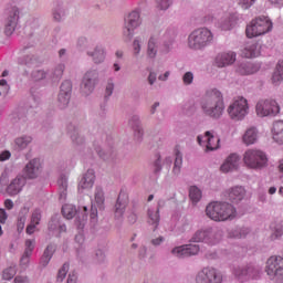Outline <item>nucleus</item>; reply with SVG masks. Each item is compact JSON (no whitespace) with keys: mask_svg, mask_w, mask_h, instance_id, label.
Segmentation results:
<instances>
[{"mask_svg":"<svg viewBox=\"0 0 283 283\" xmlns=\"http://www.w3.org/2000/svg\"><path fill=\"white\" fill-rule=\"evenodd\" d=\"M201 109L210 118H220L224 114V98L218 90L208 91L201 101Z\"/></svg>","mask_w":283,"mask_h":283,"instance_id":"obj_1","label":"nucleus"},{"mask_svg":"<svg viewBox=\"0 0 283 283\" xmlns=\"http://www.w3.org/2000/svg\"><path fill=\"white\" fill-rule=\"evenodd\" d=\"M206 216L214 222H227L238 216L235 207L229 202H211L206 208Z\"/></svg>","mask_w":283,"mask_h":283,"instance_id":"obj_2","label":"nucleus"},{"mask_svg":"<svg viewBox=\"0 0 283 283\" xmlns=\"http://www.w3.org/2000/svg\"><path fill=\"white\" fill-rule=\"evenodd\" d=\"M205 23H212L220 30H231L238 23V15L235 13L224 12L222 9H217L212 14L203 18Z\"/></svg>","mask_w":283,"mask_h":283,"instance_id":"obj_3","label":"nucleus"},{"mask_svg":"<svg viewBox=\"0 0 283 283\" xmlns=\"http://www.w3.org/2000/svg\"><path fill=\"white\" fill-rule=\"evenodd\" d=\"M273 30V22L268 17H258L253 19L245 29L248 39L262 36Z\"/></svg>","mask_w":283,"mask_h":283,"instance_id":"obj_4","label":"nucleus"},{"mask_svg":"<svg viewBox=\"0 0 283 283\" xmlns=\"http://www.w3.org/2000/svg\"><path fill=\"white\" fill-rule=\"evenodd\" d=\"M213 41V33L207 28L192 31L188 38V45L191 50H202Z\"/></svg>","mask_w":283,"mask_h":283,"instance_id":"obj_5","label":"nucleus"},{"mask_svg":"<svg viewBox=\"0 0 283 283\" xmlns=\"http://www.w3.org/2000/svg\"><path fill=\"white\" fill-rule=\"evenodd\" d=\"M243 163L248 169H262L266 167L269 158H266L264 151L251 148L243 154Z\"/></svg>","mask_w":283,"mask_h":283,"instance_id":"obj_6","label":"nucleus"},{"mask_svg":"<svg viewBox=\"0 0 283 283\" xmlns=\"http://www.w3.org/2000/svg\"><path fill=\"white\" fill-rule=\"evenodd\" d=\"M227 112L231 120H244L249 115V101L243 96H239L229 105Z\"/></svg>","mask_w":283,"mask_h":283,"instance_id":"obj_7","label":"nucleus"},{"mask_svg":"<svg viewBox=\"0 0 283 283\" xmlns=\"http://www.w3.org/2000/svg\"><path fill=\"white\" fill-rule=\"evenodd\" d=\"M265 273L276 283L283 282V258L270 256L266 261Z\"/></svg>","mask_w":283,"mask_h":283,"instance_id":"obj_8","label":"nucleus"},{"mask_svg":"<svg viewBox=\"0 0 283 283\" xmlns=\"http://www.w3.org/2000/svg\"><path fill=\"white\" fill-rule=\"evenodd\" d=\"M255 113L260 118L277 116V114H280V104L273 98L261 99L256 103Z\"/></svg>","mask_w":283,"mask_h":283,"instance_id":"obj_9","label":"nucleus"},{"mask_svg":"<svg viewBox=\"0 0 283 283\" xmlns=\"http://www.w3.org/2000/svg\"><path fill=\"white\" fill-rule=\"evenodd\" d=\"M196 283H222V274L214 268H203L197 273Z\"/></svg>","mask_w":283,"mask_h":283,"instance_id":"obj_10","label":"nucleus"},{"mask_svg":"<svg viewBox=\"0 0 283 283\" xmlns=\"http://www.w3.org/2000/svg\"><path fill=\"white\" fill-rule=\"evenodd\" d=\"M197 140L201 147H206V151H216L220 148V137L213 136L209 130L203 136H198Z\"/></svg>","mask_w":283,"mask_h":283,"instance_id":"obj_11","label":"nucleus"},{"mask_svg":"<svg viewBox=\"0 0 283 283\" xmlns=\"http://www.w3.org/2000/svg\"><path fill=\"white\" fill-rule=\"evenodd\" d=\"M191 242H206L207 244H216L218 239H216V231L209 228L206 230H198L193 234Z\"/></svg>","mask_w":283,"mask_h":283,"instance_id":"obj_12","label":"nucleus"},{"mask_svg":"<svg viewBox=\"0 0 283 283\" xmlns=\"http://www.w3.org/2000/svg\"><path fill=\"white\" fill-rule=\"evenodd\" d=\"M172 255L176 258H190V255H198L200 253V245L198 244H186L180 245L171 251Z\"/></svg>","mask_w":283,"mask_h":283,"instance_id":"obj_13","label":"nucleus"},{"mask_svg":"<svg viewBox=\"0 0 283 283\" xmlns=\"http://www.w3.org/2000/svg\"><path fill=\"white\" fill-rule=\"evenodd\" d=\"M72 96V82L64 81L60 88V94L57 96V101L60 103V107L63 109L70 105V98Z\"/></svg>","mask_w":283,"mask_h":283,"instance_id":"obj_14","label":"nucleus"},{"mask_svg":"<svg viewBox=\"0 0 283 283\" xmlns=\"http://www.w3.org/2000/svg\"><path fill=\"white\" fill-rule=\"evenodd\" d=\"M96 78H98V73L96 71H88L82 82V92L84 94H92L94 92V85H96Z\"/></svg>","mask_w":283,"mask_h":283,"instance_id":"obj_15","label":"nucleus"},{"mask_svg":"<svg viewBox=\"0 0 283 283\" xmlns=\"http://www.w3.org/2000/svg\"><path fill=\"white\" fill-rule=\"evenodd\" d=\"M240 165V156L235 153L230 154L220 167L222 174H229V171H235Z\"/></svg>","mask_w":283,"mask_h":283,"instance_id":"obj_16","label":"nucleus"},{"mask_svg":"<svg viewBox=\"0 0 283 283\" xmlns=\"http://www.w3.org/2000/svg\"><path fill=\"white\" fill-rule=\"evenodd\" d=\"M96 180V175L94 174L93 169H90L84 174L82 179L78 182L77 190L80 193H83V191H87L94 187V182Z\"/></svg>","mask_w":283,"mask_h":283,"instance_id":"obj_17","label":"nucleus"},{"mask_svg":"<svg viewBox=\"0 0 283 283\" xmlns=\"http://www.w3.org/2000/svg\"><path fill=\"white\" fill-rule=\"evenodd\" d=\"M39 174H41V160L32 159L30 160L24 168V176L30 180H34V178H39Z\"/></svg>","mask_w":283,"mask_h":283,"instance_id":"obj_18","label":"nucleus"},{"mask_svg":"<svg viewBox=\"0 0 283 283\" xmlns=\"http://www.w3.org/2000/svg\"><path fill=\"white\" fill-rule=\"evenodd\" d=\"M18 21H19V9H17V7H13L4 24V34H7V36H10V34L14 32Z\"/></svg>","mask_w":283,"mask_h":283,"instance_id":"obj_19","label":"nucleus"},{"mask_svg":"<svg viewBox=\"0 0 283 283\" xmlns=\"http://www.w3.org/2000/svg\"><path fill=\"white\" fill-rule=\"evenodd\" d=\"M138 25H140V13L138 11H133L125 19V29L127 30V34H132Z\"/></svg>","mask_w":283,"mask_h":283,"instance_id":"obj_20","label":"nucleus"},{"mask_svg":"<svg viewBox=\"0 0 283 283\" xmlns=\"http://www.w3.org/2000/svg\"><path fill=\"white\" fill-rule=\"evenodd\" d=\"M233 63H235V54L233 52L219 53L214 60L217 67H227V65H233Z\"/></svg>","mask_w":283,"mask_h":283,"instance_id":"obj_21","label":"nucleus"},{"mask_svg":"<svg viewBox=\"0 0 283 283\" xmlns=\"http://www.w3.org/2000/svg\"><path fill=\"white\" fill-rule=\"evenodd\" d=\"M247 196V190L242 186H237L227 191L228 200L231 202H242Z\"/></svg>","mask_w":283,"mask_h":283,"instance_id":"obj_22","label":"nucleus"},{"mask_svg":"<svg viewBox=\"0 0 283 283\" xmlns=\"http://www.w3.org/2000/svg\"><path fill=\"white\" fill-rule=\"evenodd\" d=\"M23 187H25V177H17L8 186L7 193H9V196H17L21 193Z\"/></svg>","mask_w":283,"mask_h":283,"instance_id":"obj_23","label":"nucleus"},{"mask_svg":"<svg viewBox=\"0 0 283 283\" xmlns=\"http://www.w3.org/2000/svg\"><path fill=\"white\" fill-rule=\"evenodd\" d=\"M127 205H129V197H127L125 192H120L115 205L116 218H122L123 213H125V209H127Z\"/></svg>","mask_w":283,"mask_h":283,"instance_id":"obj_24","label":"nucleus"},{"mask_svg":"<svg viewBox=\"0 0 283 283\" xmlns=\"http://www.w3.org/2000/svg\"><path fill=\"white\" fill-rule=\"evenodd\" d=\"M36 244V241L34 239H28L25 241V250L21 258V264H29L30 258L32 256V252L34 251V245Z\"/></svg>","mask_w":283,"mask_h":283,"instance_id":"obj_25","label":"nucleus"},{"mask_svg":"<svg viewBox=\"0 0 283 283\" xmlns=\"http://www.w3.org/2000/svg\"><path fill=\"white\" fill-rule=\"evenodd\" d=\"M272 138L279 145H283V120H277L273 124Z\"/></svg>","mask_w":283,"mask_h":283,"instance_id":"obj_26","label":"nucleus"},{"mask_svg":"<svg viewBox=\"0 0 283 283\" xmlns=\"http://www.w3.org/2000/svg\"><path fill=\"white\" fill-rule=\"evenodd\" d=\"M244 145H255L258 143V129L255 127L248 128L242 136Z\"/></svg>","mask_w":283,"mask_h":283,"instance_id":"obj_27","label":"nucleus"},{"mask_svg":"<svg viewBox=\"0 0 283 283\" xmlns=\"http://www.w3.org/2000/svg\"><path fill=\"white\" fill-rule=\"evenodd\" d=\"M259 271L254 270L253 268H248L247 270H240V268L234 269V275L239 280H249V277L255 279Z\"/></svg>","mask_w":283,"mask_h":283,"instance_id":"obj_28","label":"nucleus"},{"mask_svg":"<svg viewBox=\"0 0 283 283\" xmlns=\"http://www.w3.org/2000/svg\"><path fill=\"white\" fill-rule=\"evenodd\" d=\"M146 54L148 59H156V55L158 54V38L150 36Z\"/></svg>","mask_w":283,"mask_h":283,"instance_id":"obj_29","label":"nucleus"},{"mask_svg":"<svg viewBox=\"0 0 283 283\" xmlns=\"http://www.w3.org/2000/svg\"><path fill=\"white\" fill-rule=\"evenodd\" d=\"M242 56L245 59H255V56H260V49L258 48V43L249 44L242 51Z\"/></svg>","mask_w":283,"mask_h":283,"instance_id":"obj_30","label":"nucleus"},{"mask_svg":"<svg viewBox=\"0 0 283 283\" xmlns=\"http://www.w3.org/2000/svg\"><path fill=\"white\" fill-rule=\"evenodd\" d=\"M87 54L93 59L94 63H103L105 61V49L96 46L93 51H88Z\"/></svg>","mask_w":283,"mask_h":283,"instance_id":"obj_31","label":"nucleus"},{"mask_svg":"<svg viewBox=\"0 0 283 283\" xmlns=\"http://www.w3.org/2000/svg\"><path fill=\"white\" fill-rule=\"evenodd\" d=\"M283 81V60L279 61L276 70L272 75V83L274 85H280Z\"/></svg>","mask_w":283,"mask_h":283,"instance_id":"obj_32","label":"nucleus"},{"mask_svg":"<svg viewBox=\"0 0 283 283\" xmlns=\"http://www.w3.org/2000/svg\"><path fill=\"white\" fill-rule=\"evenodd\" d=\"M160 222V211L158 209L148 210V223L154 226V229H158V223Z\"/></svg>","mask_w":283,"mask_h":283,"instance_id":"obj_33","label":"nucleus"},{"mask_svg":"<svg viewBox=\"0 0 283 283\" xmlns=\"http://www.w3.org/2000/svg\"><path fill=\"white\" fill-rule=\"evenodd\" d=\"M189 198L193 205H198L202 199V190L196 186H191L189 189Z\"/></svg>","mask_w":283,"mask_h":283,"instance_id":"obj_34","label":"nucleus"},{"mask_svg":"<svg viewBox=\"0 0 283 283\" xmlns=\"http://www.w3.org/2000/svg\"><path fill=\"white\" fill-rule=\"evenodd\" d=\"M238 72L242 75V76H247L249 74H255V72H258V66H254L251 63L248 64H241L238 67Z\"/></svg>","mask_w":283,"mask_h":283,"instance_id":"obj_35","label":"nucleus"},{"mask_svg":"<svg viewBox=\"0 0 283 283\" xmlns=\"http://www.w3.org/2000/svg\"><path fill=\"white\" fill-rule=\"evenodd\" d=\"M62 216H64V218H66V220H72V218H74V216H76V207H74L73 205H64L62 207Z\"/></svg>","mask_w":283,"mask_h":283,"instance_id":"obj_36","label":"nucleus"},{"mask_svg":"<svg viewBox=\"0 0 283 283\" xmlns=\"http://www.w3.org/2000/svg\"><path fill=\"white\" fill-rule=\"evenodd\" d=\"M52 255H54V247L49 245L41 258V264L42 266H48L50 264V261L52 260Z\"/></svg>","mask_w":283,"mask_h":283,"instance_id":"obj_37","label":"nucleus"},{"mask_svg":"<svg viewBox=\"0 0 283 283\" xmlns=\"http://www.w3.org/2000/svg\"><path fill=\"white\" fill-rule=\"evenodd\" d=\"M175 165L172 168V172L178 175L180 174V169H182V154H180V150L178 148L175 149Z\"/></svg>","mask_w":283,"mask_h":283,"instance_id":"obj_38","label":"nucleus"},{"mask_svg":"<svg viewBox=\"0 0 283 283\" xmlns=\"http://www.w3.org/2000/svg\"><path fill=\"white\" fill-rule=\"evenodd\" d=\"M17 275V265H10L9 268L2 271V280L10 282Z\"/></svg>","mask_w":283,"mask_h":283,"instance_id":"obj_39","label":"nucleus"},{"mask_svg":"<svg viewBox=\"0 0 283 283\" xmlns=\"http://www.w3.org/2000/svg\"><path fill=\"white\" fill-rule=\"evenodd\" d=\"M95 202L98 205V207H103L105 203V192H103V188L101 187L95 189Z\"/></svg>","mask_w":283,"mask_h":283,"instance_id":"obj_40","label":"nucleus"},{"mask_svg":"<svg viewBox=\"0 0 283 283\" xmlns=\"http://www.w3.org/2000/svg\"><path fill=\"white\" fill-rule=\"evenodd\" d=\"M29 143H32V137L30 136H23L15 139V145L19 147V149H25Z\"/></svg>","mask_w":283,"mask_h":283,"instance_id":"obj_41","label":"nucleus"},{"mask_svg":"<svg viewBox=\"0 0 283 283\" xmlns=\"http://www.w3.org/2000/svg\"><path fill=\"white\" fill-rule=\"evenodd\" d=\"M57 184L63 189L62 193L60 195V200H65V198H67V178L62 177L59 179Z\"/></svg>","mask_w":283,"mask_h":283,"instance_id":"obj_42","label":"nucleus"},{"mask_svg":"<svg viewBox=\"0 0 283 283\" xmlns=\"http://www.w3.org/2000/svg\"><path fill=\"white\" fill-rule=\"evenodd\" d=\"M129 123H130V125L133 126V128L135 130L136 138L139 139L143 136V133L140 132V125H139V122H138V117L134 116L130 119Z\"/></svg>","mask_w":283,"mask_h":283,"instance_id":"obj_43","label":"nucleus"},{"mask_svg":"<svg viewBox=\"0 0 283 283\" xmlns=\"http://www.w3.org/2000/svg\"><path fill=\"white\" fill-rule=\"evenodd\" d=\"M31 224H35V227H39L41 224V210L35 209L31 214Z\"/></svg>","mask_w":283,"mask_h":283,"instance_id":"obj_44","label":"nucleus"},{"mask_svg":"<svg viewBox=\"0 0 283 283\" xmlns=\"http://www.w3.org/2000/svg\"><path fill=\"white\" fill-rule=\"evenodd\" d=\"M67 271H70V264L64 263L63 266L59 270L57 273V281L63 282L65 280V276L67 275Z\"/></svg>","mask_w":283,"mask_h":283,"instance_id":"obj_45","label":"nucleus"},{"mask_svg":"<svg viewBox=\"0 0 283 283\" xmlns=\"http://www.w3.org/2000/svg\"><path fill=\"white\" fill-rule=\"evenodd\" d=\"M143 43V39L142 38H136L133 42V52L135 55L140 54V45Z\"/></svg>","mask_w":283,"mask_h":283,"instance_id":"obj_46","label":"nucleus"},{"mask_svg":"<svg viewBox=\"0 0 283 283\" xmlns=\"http://www.w3.org/2000/svg\"><path fill=\"white\" fill-rule=\"evenodd\" d=\"M45 76H46V73L43 70H36V71H33L32 73L33 81H43Z\"/></svg>","mask_w":283,"mask_h":283,"instance_id":"obj_47","label":"nucleus"},{"mask_svg":"<svg viewBox=\"0 0 283 283\" xmlns=\"http://www.w3.org/2000/svg\"><path fill=\"white\" fill-rule=\"evenodd\" d=\"M238 3L243 10H249L255 3V0H238Z\"/></svg>","mask_w":283,"mask_h":283,"instance_id":"obj_48","label":"nucleus"},{"mask_svg":"<svg viewBox=\"0 0 283 283\" xmlns=\"http://www.w3.org/2000/svg\"><path fill=\"white\" fill-rule=\"evenodd\" d=\"M159 10H167L171 6L170 0H156Z\"/></svg>","mask_w":283,"mask_h":283,"instance_id":"obj_49","label":"nucleus"},{"mask_svg":"<svg viewBox=\"0 0 283 283\" xmlns=\"http://www.w3.org/2000/svg\"><path fill=\"white\" fill-rule=\"evenodd\" d=\"M182 81L185 85H191V83H193V73L191 72L185 73Z\"/></svg>","mask_w":283,"mask_h":283,"instance_id":"obj_50","label":"nucleus"},{"mask_svg":"<svg viewBox=\"0 0 283 283\" xmlns=\"http://www.w3.org/2000/svg\"><path fill=\"white\" fill-rule=\"evenodd\" d=\"M64 71H65V65L63 64L57 65L53 73L55 78H61L63 76Z\"/></svg>","mask_w":283,"mask_h":283,"instance_id":"obj_51","label":"nucleus"},{"mask_svg":"<svg viewBox=\"0 0 283 283\" xmlns=\"http://www.w3.org/2000/svg\"><path fill=\"white\" fill-rule=\"evenodd\" d=\"M8 222V212H6V209L0 208V224H6Z\"/></svg>","mask_w":283,"mask_h":283,"instance_id":"obj_52","label":"nucleus"},{"mask_svg":"<svg viewBox=\"0 0 283 283\" xmlns=\"http://www.w3.org/2000/svg\"><path fill=\"white\" fill-rule=\"evenodd\" d=\"M14 283H30V279L24 275H17L13 280Z\"/></svg>","mask_w":283,"mask_h":283,"instance_id":"obj_53","label":"nucleus"},{"mask_svg":"<svg viewBox=\"0 0 283 283\" xmlns=\"http://www.w3.org/2000/svg\"><path fill=\"white\" fill-rule=\"evenodd\" d=\"M25 232L28 235H32L33 233H36V226L34 223L28 224Z\"/></svg>","mask_w":283,"mask_h":283,"instance_id":"obj_54","label":"nucleus"},{"mask_svg":"<svg viewBox=\"0 0 283 283\" xmlns=\"http://www.w3.org/2000/svg\"><path fill=\"white\" fill-rule=\"evenodd\" d=\"M114 92V82L109 81L106 85V96H109Z\"/></svg>","mask_w":283,"mask_h":283,"instance_id":"obj_55","label":"nucleus"},{"mask_svg":"<svg viewBox=\"0 0 283 283\" xmlns=\"http://www.w3.org/2000/svg\"><path fill=\"white\" fill-rule=\"evenodd\" d=\"M25 227V217H20L18 220V230L23 231Z\"/></svg>","mask_w":283,"mask_h":283,"instance_id":"obj_56","label":"nucleus"},{"mask_svg":"<svg viewBox=\"0 0 283 283\" xmlns=\"http://www.w3.org/2000/svg\"><path fill=\"white\" fill-rule=\"evenodd\" d=\"M11 154L8 150H4L0 154V163H3L4 160H9Z\"/></svg>","mask_w":283,"mask_h":283,"instance_id":"obj_57","label":"nucleus"},{"mask_svg":"<svg viewBox=\"0 0 283 283\" xmlns=\"http://www.w3.org/2000/svg\"><path fill=\"white\" fill-rule=\"evenodd\" d=\"M4 208L8 210V211H11V209H14V202L11 200V199H7L4 201Z\"/></svg>","mask_w":283,"mask_h":283,"instance_id":"obj_58","label":"nucleus"},{"mask_svg":"<svg viewBox=\"0 0 283 283\" xmlns=\"http://www.w3.org/2000/svg\"><path fill=\"white\" fill-rule=\"evenodd\" d=\"M148 83H149V85H154V83H156V73H154V72L149 73Z\"/></svg>","mask_w":283,"mask_h":283,"instance_id":"obj_59","label":"nucleus"},{"mask_svg":"<svg viewBox=\"0 0 283 283\" xmlns=\"http://www.w3.org/2000/svg\"><path fill=\"white\" fill-rule=\"evenodd\" d=\"M98 218V210L96 208L91 209V220H96Z\"/></svg>","mask_w":283,"mask_h":283,"instance_id":"obj_60","label":"nucleus"},{"mask_svg":"<svg viewBox=\"0 0 283 283\" xmlns=\"http://www.w3.org/2000/svg\"><path fill=\"white\" fill-rule=\"evenodd\" d=\"M67 283H76V274L74 272L69 274Z\"/></svg>","mask_w":283,"mask_h":283,"instance_id":"obj_61","label":"nucleus"},{"mask_svg":"<svg viewBox=\"0 0 283 283\" xmlns=\"http://www.w3.org/2000/svg\"><path fill=\"white\" fill-rule=\"evenodd\" d=\"M274 235L275 238H280V235H282V226L274 228Z\"/></svg>","mask_w":283,"mask_h":283,"instance_id":"obj_62","label":"nucleus"},{"mask_svg":"<svg viewBox=\"0 0 283 283\" xmlns=\"http://www.w3.org/2000/svg\"><path fill=\"white\" fill-rule=\"evenodd\" d=\"M161 167H160V159H157L155 161V171L156 174H158V171H160Z\"/></svg>","mask_w":283,"mask_h":283,"instance_id":"obj_63","label":"nucleus"},{"mask_svg":"<svg viewBox=\"0 0 283 283\" xmlns=\"http://www.w3.org/2000/svg\"><path fill=\"white\" fill-rule=\"evenodd\" d=\"M75 241H77L81 244L85 241V238L83 237V234H77L75 235Z\"/></svg>","mask_w":283,"mask_h":283,"instance_id":"obj_64","label":"nucleus"}]
</instances>
